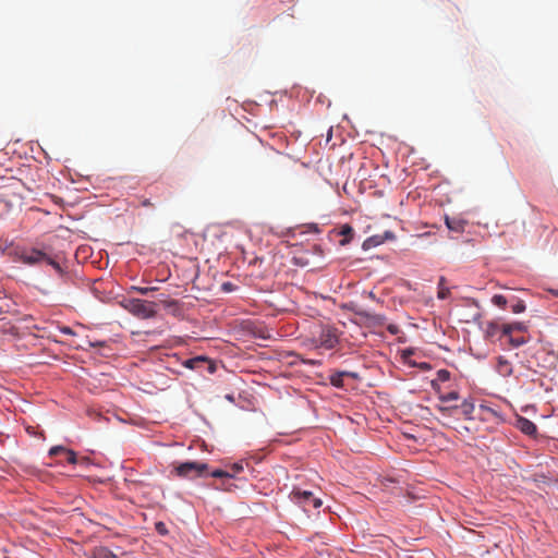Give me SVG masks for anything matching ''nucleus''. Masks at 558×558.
I'll list each match as a JSON object with an SVG mask.
<instances>
[{"label":"nucleus","instance_id":"1","mask_svg":"<svg viewBox=\"0 0 558 558\" xmlns=\"http://www.w3.org/2000/svg\"><path fill=\"white\" fill-rule=\"evenodd\" d=\"M14 260L28 266H37L41 263H47L52 266L58 272L62 274L60 264L51 258L44 251L35 247H16L13 252Z\"/></svg>","mask_w":558,"mask_h":558},{"label":"nucleus","instance_id":"2","mask_svg":"<svg viewBox=\"0 0 558 558\" xmlns=\"http://www.w3.org/2000/svg\"><path fill=\"white\" fill-rule=\"evenodd\" d=\"M435 409L441 414L444 418L461 415L465 420H472V414L475 407L472 400L464 399L460 404H451L450 402L437 403L435 404Z\"/></svg>","mask_w":558,"mask_h":558},{"label":"nucleus","instance_id":"3","mask_svg":"<svg viewBox=\"0 0 558 558\" xmlns=\"http://www.w3.org/2000/svg\"><path fill=\"white\" fill-rule=\"evenodd\" d=\"M123 306L129 313L141 319L153 318L157 314L156 303L146 300L129 299Z\"/></svg>","mask_w":558,"mask_h":558},{"label":"nucleus","instance_id":"4","mask_svg":"<svg viewBox=\"0 0 558 558\" xmlns=\"http://www.w3.org/2000/svg\"><path fill=\"white\" fill-rule=\"evenodd\" d=\"M207 469L208 465L206 463L187 461L174 466L173 473L177 476L192 480L203 476Z\"/></svg>","mask_w":558,"mask_h":558},{"label":"nucleus","instance_id":"5","mask_svg":"<svg viewBox=\"0 0 558 558\" xmlns=\"http://www.w3.org/2000/svg\"><path fill=\"white\" fill-rule=\"evenodd\" d=\"M337 329L332 327H324L319 336L314 339V343L317 348H324L327 350L333 349L338 344Z\"/></svg>","mask_w":558,"mask_h":558},{"label":"nucleus","instance_id":"6","mask_svg":"<svg viewBox=\"0 0 558 558\" xmlns=\"http://www.w3.org/2000/svg\"><path fill=\"white\" fill-rule=\"evenodd\" d=\"M182 365L190 369H202L206 368L209 374L216 372L215 363L204 355H198L189 360H185Z\"/></svg>","mask_w":558,"mask_h":558},{"label":"nucleus","instance_id":"7","mask_svg":"<svg viewBox=\"0 0 558 558\" xmlns=\"http://www.w3.org/2000/svg\"><path fill=\"white\" fill-rule=\"evenodd\" d=\"M292 496L294 500L302 504L304 507L312 506L316 509L323 504L319 498L314 497L313 493L308 490L294 489Z\"/></svg>","mask_w":558,"mask_h":558},{"label":"nucleus","instance_id":"8","mask_svg":"<svg viewBox=\"0 0 558 558\" xmlns=\"http://www.w3.org/2000/svg\"><path fill=\"white\" fill-rule=\"evenodd\" d=\"M430 387L436 392L439 403H449L460 399V395L456 390L444 391L441 386L436 383H430Z\"/></svg>","mask_w":558,"mask_h":558},{"label":"nucleus","instance_id":"9","mask_svg":"<svg viewBox=\"0 0 558 558\" xmlns=\"http://www.w3.org/2000/svg\"><path fill=\"white\" fill-rule=\"evenodd\" d=\"M515 427L527 436H535L537 433L536 425L526 417L519 416L515 422Z\"/></svg>","mask_w":558,"mask_h":558},{"label":"nucleus","instance_id":"10","mask_svg":"<svg viewBox=\"0 0 558 558\" xmlns=\"http://www.w3.org/2000/svg\"><path fill=\"white\" fill-rule=\"evenodd\" d=\"M447 228L454 233H462L465 229L466 221L458 217H445Z\"/></svg>","mask_w":558,"mask_h":558},{"label":"nucleus","instance_id":"11","mask_svg":"<svg viewBox=\"0 0 558 558\" xmlns=\"http://www.w3.org/2000/svg\"><path fill=\"white\" fill-rule=\"evenodd\" d=\"M527 327L524 323L504 324L501 326V336H511L515 331L525 332Z\"/></svg>","mask_w":558,"mask_h":558},{"label":"nucleus","instance_id":"12","mask_svg":"<svg viewBox=\"0 0 558 558\" xmlns=\"http://www.w3.org/2000/svg\"><path fill=\"white\" fill-rule=\"evenodd\" d=\"M351 376L353 378L356 377L354 373L350 372H335L329 376L330 384L337 388L343 387V377Z\"/></svg>","mask_w":558,"mask_h":558},{"label":"nucleus","instance_id":"13","mask_svg":"<svg viewBox=\"0 0 558 558\" xmlns=\"http://www.w3.org/2000/svg\"><path fill=\"white\" fill-rule=\"evenodd\" d=\"M337 233L343 238L340 240V245L344 246L351 242L354 230L350 225H343Z\"/></svg>","mask_w":558,"mask_h":558},{"label":"nucleus","instance_id":"14","mask_svg":"<svg viewBox=\"0 0 558 558\" xmlns=\"http://www.w3.org/2000/svg\"><path fill=\"white\" fill-rule=\"evenodd\" d=\"M497 371L502 376H510L512 374L511 364L504 356L498 357Z\"/></svg>","mask_w":558,"mask_h":558},{"label":"nucleus","instance_id":"15","mask_svg":"<svg viewBox=\"0 0 558 558\" xmlns=\"http://www.w3.org/2000/svg\"><path fill=\"white\" fill-rule=\"evenodd\" d=\"M501 326L502 325L498 324L497 322L487 323L486 329H485L486 337L494 338L498 333H500V338H501L502 337L501 336Z\"/></svg>","mask_w":558,"mask_h":558},{"label":"nucleus","instance_id":"16","mask_svg":"<svg viewBox=\"0 0 558 558\" xmlns=\"http://www.w3.org/2000/svg\"><path fill=\"white\" fill-rule=\"evenodd\" d=\"M451 377V373L448 369H439L436 373V377L430 383H436L437 385H440L442 383L449 381Z\"/></svg>","mask_w":558,"mask_h":558},{"label":"nucleus","instance_id":"17","mask_svg":"<svg viewBox=\"0 0 558 558\" xmlns=\"http://www.w3.org/2000/svg\"><path fill=\"white\" fill-rule=\"evenodd\" d=\"M449 295H450V290H449V288L446 286V279H445V277H440V279H439V281H438V293H437V296H438V299H440V300H445V299H447Z\"/></svg>","mask_w":558,"mask_h":558},{"label":"nucleus","instance_id":"18","mask_svg":"<svg viewBox=\"0 0 558 558\" xmlns=\"http://www.w3.org/2000/svg\"><path fill=\"white\" fill-rule=\"evenodd\" d=\"M509 339V343L513 348H519L527 342V340L524 337H514L513 333L511 336H507Z\"/></svg>","mask_w":558,"mask_h":558},{"label":"nucleus","instance_id":"19","mask_svg":"<svg viewBox=\"0 0 558 558\" xmlns=\"http://www.w3.org/2000/svg\"><path fill=\"white\" fill-rule=\"evenodd\" d=\"M492 302L493 304H495L496 306H499V307H505L508 303V300L506 296L501 295V294H495L493 298H492Z\"/></svg>","mask_w":558,"mask_h":558},{"label":"nucleus","instance_id":"20","mask_svg":"<svg viewBox=\"0 0 558 558\" xmlns=\"http://www.w3.org/2000/svg\"><path fill=\"white\" fill-rule=\"evenodd\" d=\"M131 290L135 291V292H137V293H140L142 295H147L148 293L157 290V288H155V287H135V286H133V287H131Z\"/></svg>","mask_w":558,"mask_h":558},{"label":"nucleus","instance_id":"21","mask_svg":"<svg viewBox=\"0 0 558 558\" xmlns=\"http://www.w3.org/2000/svg\"><path fill=\"white\" fill-rule=\"evenodd\" d=\"M511 311L515 314L524 312L525 311L524 302L521 300H518L514 304L511 305Z\"/></svg>","mask_w":558,"mask_h":558},{"label":"nucleus","instance_id":"22","mask_svg":"<svg viewBox=\"0 0 558 558\" xmlns=\"http://www.w3.org/2000/svg\"><path fill=\"white\" fill-rule=\"evenodd\" d=\"M155 530L157 531L158 534L163 536L169 533L166 524L162 521H158L155 523Z\"/></svg>","mask_w":558,"mask_h":558},{"label":"nucleus","instance_id":"23","mask_svg":"<svg viewBox=\"0 0 558 558\" xmlns=\"http://www.w3.org/2000/svg\"><path fill=\"white\" fill-rule=\"evenodd\" d=\"M213 477H234V474H230L229 471L216 470L210 474Z\"/></svg>","mask_w":558,"mask_h":558},{"label":"nucleus","instance_id":"24","mask_svg":"<svg viewBox=\"0 0 558 558\" xmlns=\"http://www.w3.org/2000/svg\"><path fill=\"white\" fill-rule=\"evenodd\" d=\"M243 471V463L242 462H236V463H233L231 466H230V474H234V476L236 474H239L240 472Z\"/></svg>","mask_w":558,"mask_h":558},{"label":"nucleus","instance_id":"25","mask_svg":"<svg viewBox=\"0 0 558 558\" xmlns=\"http://www.w3.org/2000/svg\"><path fill=\"white\" fill-rule=\"evenodd\" d=\"M66 450H68V449H65V448H64V447H62V446H54V447L50 448V450H49V456H50V457H56V456H58V454H59V453H61V452H64V453H65V452H66Z\"/></svg>","mask_w":558,"mask_h":558},{"label":"nucleus","instance_id":"26","mask_svg":"<svg viewBox=\"0 0 558 558\" xmlns=\"http://www.w3.org/2000/svg\"><path fill=\"white\" fill-rule=\"evenodd\" d=\"M66 461L71 464H75L77 462L76 453L73 450L68 449L66 452Z\"/></svg>","mask_w":558,"mask_h":558},{"label":"nucleus","instance_id":"27","mask_svg":"<svg viewBox=\"0 0 558 558\" xmlns=\"http://www.w3.org/2000/svg\"><path fill=\"white\" fill-rule=\"evenodd\" d=\"M59 330L63 335H69V336H74L75 335V332L69 326H62V327L59 328Z\"/></svg>","mask_w":558,"mask_h":558},{"label":"nucleus","instance_id":"28","mask_svg":"<svg viewBox=\"0 0 558 558\" xmlns=\"http://www.w3.org/2000/svg\"><path fill=\"white\" fill-rule=\"evenodd\" d=\"M234 288H235V287H234V284H233V283H231V282H225V283H222V286H221V289H222V291H225V292H231V291H233V290H234Z\"/></svg>","mask_w":558,"mask_h":558},{"label":"nucleus","instance_id":"29","mask_svg":"<svg viewBox=\"0 0 558 558\" xmlns=\"http://www.w3.org/2000/svg\"><path fill=\"white\" fill-rule=\"evenodd\" d=\"M141 206L143 207H154V204L149 198L141 197L140 199Z\"/></svg>","mask_w":558,"mask_h":558},{"label":"nucleus","instance_id":"30","mask_svg":"<svg viewBox=\"0 0 558 558\" xmlns=\"http://www.w3.org/2000/svg\"><path fill=\"white\" fill-rule=\"evenodd\" d=\"M387 329L392 335H397L398 331H399V329H398V327L396 325H389Z\"/></svg>","mask_w":558,"mask_h":558},{"label":"nucleus","instance_id":"31","mask_svg":"<svg viewBox=\"0 0 558 558\" xmlns=\"http://www.w3.org/2000/svg\"><path fill=\"white\" fill-rule=\"evenodd\" d=\"M303 363L310 364V365H318V364H320L318 361H315V360H303Z\"/></svg>","mask_w":558,"mask_h":558},{"label":"nucleus","instance_id":"32","mask_svg":"<svg viewBox=\"0 0 558 558\" xmlns=\"http://www.w3.org/2000/svg\"><path fill=\"white\" fill-rule=\"evenodd\" d=\"M102 558H118L114 554H112L111 551H107Z\"/></svg>","mask_w":558,"mask_h":558},{"label":"nucleus","instance_id":"33","mask_svg":"<svg viewBox=\"0 0 558 558\" xmlns=\"http://www.w3.org/2000/svg\"><path fill=\"white\" fill-rule=\"evenodd\" d=\"M359 315L364 316V317H369V314H367L366 312H359Z\"/></svg>","mask_w":558,"mask_h":558},{"label":"nucleus","instance_id":"34","mask_svg":"<svg viewBox=\"0 0 558 558\" xmlns=\"http://www.w3.org/2000/svg\"><path fill=\"white\" fill-rule=\"evenodd\" d=\"M374 318H375L376 320H379V319H381L383 317H380V316H378V315H375V316H374Z\"/></svg>","mask_w":558,"mask_h":558}]
</instances>
